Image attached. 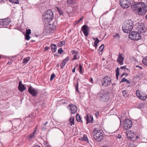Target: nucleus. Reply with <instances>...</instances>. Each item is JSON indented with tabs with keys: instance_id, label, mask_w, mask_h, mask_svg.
Listing matches in <instances>:
<instances>
[{
	"instance_id": "f257e3e1",
	"label": "nucleus",
	"mask_w": 147,
	"mask_h": 147,
	"mask_svg": "<svg viewBox=\"0 0 147 147\" xmlns=\"http://www.w3.org/2000/svg\"><path fill=\"white\" fill-rule=\"evenodd\" d=\"M131 7L135 13L140 16L144 15L147 12V5L144 3H135L131 5Z\"/></svg>"
},
{
	"instance_id": "f03ea898",
	"label": "nucleus",
	"mask_w": 147,
	"mask_h": 147,
	"mask_svg": "<svg viewBox=\"0 0 147 147\" xmlns=\"http://www.w3.org/2000/svg\"><path fill=\"white\" fill-rule=\"evenodd\" d=\"M133 28L132 21L130 20H128L124 22L122 26V29L124 32L128 33L132 30Z\"/></svg>"
},
{
	"instance_id": "7ed1b4c3",
	"label": "nucleus",
	"mask_w": 147,
	"mask_h": 147,
	"mask_svg": "<svg viewBox=\"0 0 147 147\" xmlns=\"http://www.w3.org/2000/svg\"><path fill=\"white\" fill-rule=\"evenodd\" d=\"M92 134L94 138L97 141H100L103 138V132L102 130L95 129Z\"/></svg>"
},
{
	"instance_id": "20e7f679",
	"label": "nucleus",
	"mask_w": 147,
	"mask_h": 147,
	"mask_svg": "<svg viewBox=\"0 0 147 147\" xmlns=\"http://www.w3.org/2000/svg\"><path fill=\"white\" fill-rule=\"evenodd\" d=\"M129 38L134 40H138L141 38L142 36L138 32L133 31L129 34Z\"/></svg>"
},
{
	"instance_id": "39448f33",
	"label": "nucleus",
	"mask_w": 147,
	"mask_h": 147,
	"mask_svg": "<svg viewBox=\"0 0 147 147\" xmlns=\"http://www.w3.org/2000/svg\"><path fill=\"white\" fill-rule=\"evenodd\" d=\"M138 25V32L139 33L142 34H145L147 32V28L143 24L137 23Z\"/></svg>"
},
{
	"instance_id": "423d86ee",
	"label": "nucleus",
	"mask_w": 147,
	"mask_h": 147,
	"mask_svg": "<svg viewBox=\"0 0 147 147\" xmlns=\"http://www.w3.org/2000/svg\"><path fill=\"white\" fill-rule=\"evenodd\" d=\"M126 134L128 139L129 140H134L136 138H138V136L133 131L127 130L126 131Z\"/></svg>"
},
{
	"instance_id": "0eeeda50",
	"label": "nucleus",
	"mask_w": 147,
	"mask_h": 147,
	"mask_svg": "<svg viewBox=\"0 0 147 147\" xmlns=\"http://www.w3.org/2000/svg\"><path fill=\"white\" fill-rule=\"evenodd\" d=\"M111 79L110 77L106 76L104 77L101 81L102 85L105 87H108L109 86L111 83Z\"/></svg>"
},
{
	"instance_id": "6e6552de",
	"label": "nucleus",
	"mask_w": 147,
	"mask_h": 147,
	"mask_svg": "<svg viewBox=\"0 0 147 147\" xmlns=\"http://www.w3.org/2000/svg\"><path fill=\"white\" fill-rule=\"evenodd\" d=\"M120 4L122 7L127 8L130 6V0H120Z\"/></svg>"
},
{
	"instance_id": "1a4fd4ad",
	"label": "nucleus",
	"mask_w": 147,
	"mask_h": 147,
	"mask_svg": "<svg viewBox=\"0 0 147 147\" xmlns=\"http://www.w3.org/2000/svg\"><path fill=\"white\" fill-rule=\"evenodd\" d=\"M132 122L128 119H126L124 121L123 127L124 129H127L130 128L132 125Z\"/></svg>"
},
{
	"instance_id": "9d476101",
	"label": "nucleus",
	"mask_w": 147,
	"mask_h": 147,
	"mask_svg": "<svg viewBox=\"0 0 147 147\" xmlns=\"http://www.w3.org/2000/svg\"><path fill=\"white\" fill-rule=\"evenodd\" d=\"M53 17V12L51 9L47 11V21L49 22L51 21Z\"/></svg>"
},
{
	"instance_id": "9b49d317",
	"label": "nucleus",
	"mask_w": 147,
	"mask_h": 147,
	"mask_svg": "<svg viewBox=\"0 0 147 147\" xmlns=\"http://www.w3.org/2000/svg\"><path fill=\"white\" fill-rule=\"evenodd\" d=\"M28 92L33 96H35L38 94V90L36 89L33 88L31 86H29L28 88Z\"/></svg>"
},
{
	"instance_id": "f8f14e48",
	"label": "nucleus",
	"mask_w": 147,
	"mask_h": 147,
	"mask_svg": "<svg viewBox=\"0 0 147 147\" xmlns=\"http://www.w3.org/2000/svg\"><path fill=\"white\" fill-rule=\"evenodd\" d=\"M10 22V19L8 18L2 19L0 22V25L4 27L8 26Z\"/></svg>"
},
{
	"instance_id": "ddd939ff",
	"label": "nucleus",
	"mask_w": 147,
	"mask_h": 147,
	"mask_svg": "<svg viewBox=\"0 0 147 147\" xmlns=\"http://www.w3.org/2000/svg\"><path fill=\"white\" fill-rule=\"evenodd\" d=\"M136 95L141 100H145L147 98V96L146 94H141L139 90L136 91Z\"/></svg>"
},
{
	"instance_id": "4468645a",
	"label": "nucleus",
	"mask_w": 147,
	"mask_h": 147,
	"mask_svg": "<svg viewBox=\"0 0 147 147\" xmlns=\"http://www.w3.org/2000/svg\"><path fill=\"white\" fill-rule=\"evenodd\" d=\"M82 30L83 31L85 36H87L88 35L89 28L88 26L86 25H84L82 27Z\"/></svg>"
},
{
	"instance_id": "2eb2a0df",
	"label": "nucleus",
	"mask_w": 147,
	"mask_h": 147,
	"mask_svg": "<svg viewBox=\"0 0 147 147\" xmlns=\"http://www.w3.org/2000/svg\"><path fill=\"white\" fill-rule=\"evenodd\" d=\"M71 113L72 114L75 113L77 110V107L74 105H69V106Z\"/></svg>"
},
{
	"instance_id": "dca6fc26",
	"label": "nucleus",
	"mask_w": 147,
	"mask_h": 147,
	"mask_svg": "<svg viewBox=\"0 0 147 147\" xmlns=\"http://www.w3.org/2000/svg\"><path fill=\"white\" fill-rule=\"evenodd\" d=\"M106 95V93L105 92L102 91L98 94L97 97L99 98L100 100L102 101L105 98Z\"/></svg>"
},
{
	"instance_id": "f3484780",
	"label": "nucleus",
	"mask_w": 147,
	"mask_h": 147,
	"mask_svg": "<svg viewBox=\"0 0 147 147\" xmlns=\"http://www.w3.org/2000/svg\"><path fill=\"white\" fill-rule=\"evenodd\" d=\"M85 119L86 120V123L88 124L89 123L92 122L93 120V117L91 115L88 116L87 115L86 117H84Z\"/></svg>"
},
{
	"instance_id": "a211bd4d",
	"label": "nucleus",
	"mask_w": 147,
	"mask_h": 147,
	"mask_svg": "<svg viewBox=\"0 0 147 147\" xmlns=\"http://www.w3.org/2000/svg\"><path fill=\"white\" fill-rule=\"evenodd\" d=\"M124 59V57H122V54L120 53H119L118 56V58L117 60V61L121 65H122L123 64Z\"/></svg>"
},
{
	"instance_id": "6ab92c4d",
	"label": "nucleus",
	"mask_w": 147,
	"mask_h": 147,
	"mask_svg": "<svg viewBox=\"0 0 147 147\" xmlns=\"http://www.w3.org/2000/svg\"><path fill=\"white\" fill-rule=\"evenodd\" d=\"M18 88L19 90L22 92L24 91L26 89V87L24 86L22 84V82L21 81L19 82Z\"/></svg>"
},
{
	"instance_id": "aec40b11",
	"label": "nucleus",
	"mask_w": 147,
	"mask_h": 147,
	"mask_svg": "<svg viewBox=\"0 0 147 147\" xmlns=\"http://www.w3.org/2000/svg\"><path fill=\"white\" fill-rule=\"evenodd\" d=\"M36 132V129L34 130L32 133H30L28 136V139L29 140H32Z\"/></svg>"
},
{
	"instance_id": "412c9836",
	"label": "nucleus",
	"mask_w": 147,
	"mask_h": 147,
	"mask_svg": "<svg viewBox=\"0 0 147 147\" xmlns=\"http://www.w3.org/2000/svg\"><path fill=\"white\" fill-rule=\"evenodd\" d=\"M72 53L74 55L73 59L74 60L78 59L79 58V57L78 55V51H72Z\"/></svg>"
},
{
	"instance_id": "4be33fe9",
	"label": "nucleus",
	"mask_w": 147,
	"mask_h": 147,
	"mask_svg": "<svg viewBox=\"0 0 147 147\" xmlns=\"http://www.w3.org/2000/svg\"><path fill=\"white\" fill-rule=\"evenodd\" d=\"M51 45L52 51L53 53L55 52L57 50V47L56 45L54 44H52Z\"/></svg>"
},
{
	"instance_id": "5701e85b",
	"label": "nucleus",
	"mask_w": 147,
	"mask_h": 147,
	"mask_svg": "<svg viewBox=\"0 0 147 147\" xmlns=\"http://www.w3.org/2000/svg\"><path fill=\"white\" fill-rule=\"evenodd\" d=\"M74 116H71L69 119V121L70 123H71L70 125H72L74 124Z\"/></svg>"
},
{
	"instance_id": "b1692460",
	"label": "nucleus",
	"mask_w": 147,
	"mask_h": 147,
	"mask_svg": "<svg viewBox=\"0 0 147 147\" xmlns=\"http://www.w3.org/2000/svg\"><path fill=\"white\" fill-rule=\"evenodd\" d=\"M30 57H28L24 58L23 63H27L30 60Z\"/></svg>"
},
{
	"instance_id": "393cba45",
	"label": "nucleus",
	"mask_w": 147,
	"mask_h": 147,
	"mask_svg": "<svg viewBox=\"0 0 147 147\" xmlns=\"http://www.w3.org/2000/svg\"><path fill=\"white\" fill-rule=\"evenodd\" d=\"M93 39L95 40L94 42V45H95V47H96L97 46L99 42V40L97 38H94Z\"/></svg>"
},
{
	"instance_id": "a878e982",
	"label": "nucleus",
	"mask_w": 147,
	"mask_h": 147,
	"mask_svg": "<svg viewBox=\"0 0 147 147\" xmlns=\"http://www.w3.org/2000/svg\"><path fill=\"white\" fill-rule=\"evenodd\" d=\"M82 140L84 141H85L89 143V141L86 136L84 135L83 137L82 138Z\"/></svg>"
},
{
	"instance_id": "bb28decb",
	"label": "nucleus",
	"mask_w": 147,
	"mask_h": 147,
	"mask_svg": "<svg viewBox=\"0 0 147 147\" xmlns=\"http://www.w3.org/2000/svg\"><path fill=\"white\" fill-rule=\"evenodd\" d=\"M83 68L82 66L80 64L79 65V72L82 74L83 73L82 72V69H83Z\"/></svg>"
},
{
	"instance_id": "cd10ccee",
	"label": "nucleus",
	"mask_w": 147,
	"mask_h": 147,
	"mask_svg": "<svg viewBox=\"0 0 147 147\" xmlns=\"http://www.w3.org/2000/svg\"><path fill=\"white\" fill-rule=\"evenodd\" d=\"M116 72V76L117 78V79L118 78V76L119 75V68L117 67V69L115 70Z\"/></svg>"
},
{
	"instance_id": "c85d7f7f",
	"label": "nucleus",
	"mask_w": 147,
	"mask_h": 147,
	"mask_svg": "<svg viewBox=\"0 0 147 147\" xmlns=\"http://www.w3.org/2000/svg\"><path fill=\"white\" fill-rule=\"evenodd\" d=\"M10 2L16 4H18L19 3L18 0H9Z\"/></svg>"
},
{
	"instance_id": "c756f323",
	"label": "nucleus",
	"mask_w": 147,
	"mask_h": 147,
	"mask_svg": "<svg viewBox=\"0 0 147 147\" xmlns=\"http://www.w3.org/2000/svg\"><path fill=\"white\" fill-rule=\"evenodd\" d=\"M104 45H102L99 47V49L98 50H99V51H100V52H102V51L103 49H104Z\"/></svg>"
},
{
	"instance_id": "7c9ffc66",
	"label": "nucleus",
	"mask_w": 147,
	"mask_h": 147,
	"mask_svg": "<svg viewBox=\"0 0 147 147\" xmlns=\"http://www.w3.org/2000/svg\"><path fill=\"white\" fill-rule=\"evenodd\" d=\"M65 44V41H62L58 43V45L59 47H61Z\"/></svg>"
},
{
	"instance_id": "2f4dec72",
	"label": "nucleus",
	"mask_w": 147,
	"mask_h": 147,
	"mask_svg": "<svg viewBox=\"0 0 147 147\" xmlns=\"http://www.w3.org/2000/svg\"><path fill=\"white\" fill-rule=\"evenodd\" d=\"M68 4H71L74 3V0H68L67 1Z\"/></svg>"
},
{
	"instance_id": "473e14b6",
	"label": "nucleus",
	"mask_w": 147,
	"mask_h": 147,
	"mask_svg": "<svg viewBox=\"0 0 147 147\" xmlns=\"http://www.w3.org/2000/svg\"><path fill=\"white\" fill-rule=\"evenodd\" d=\"M45 14H44L42 16V21L43 22L44 24H46V22H45V19H46V18L45 17Z\"/></svg>"
},
{
	"instance_id": "72a5a7b5",
	"label": "nucleus",
	"mask_w": 147,
	"mask_h": 147,
	"mask_svg": "<svg viewBox=\"0 0 147 147\" xmlns=\"http://www.w3.org/2000/svg\"><path fill=\"white\" fill-rule=\"evenodd\" d=\"M76 119L78 122H80L81 121V117L78 114H77L76 116Z\"/></svg>"
},
{
	"instance_id": "f704fd0d",
	"label": "nucleus",
	"mask_w": 147,
	"mask_h": 147,
	"mask_svg": "<svg viewBox=\"0 0 147 147\" xmlns=\"http://www.w3.org/2000/svg\"><path fill=\"white\" fill-rule=\"evenodd\" d=\"M143 62L145 65H147V57H146L145 59H143Z\"/></svg>"
},
{
	"instance_id": "c9c22d12",
	"label": "nucleus",
	"mask_w": 147,
	"mask_h": 147,
	"mask_svg": "<svg viewBox=\"0 0 147 147\" xmlns=\"http://www.w3.org/2000/svg\"><path fill=\"white\" fill-rule=\"evenodd\" d=\"M66 63H65V62H64L63 61L60 65L61 68H63Z\"/></svg>"
},
{
	"instance_id": "e433bc0d",
	"label": "nucleus",
	"mask_w": 147,
	"mask_h": 147,
	"mask_svg": "<svg viewBox=\"0 0 147 147\" xmlns=\"http://www.w3.org/2000/svg\"><path fill=\"white\" fill-rule=\"evenodd\" d=\"M69 59V57H67L63 61L64 62H65V63H66L68 61Z\"/></svg>"
},
{
	"instance_id": "4c0bfd02",
	"label": "nucleus",
	"mask_w": 147,
	"mask_h": 147,
	"mask_svg": "<svg viewBox=\"0 0 147 147\" xmlns=\"http://www.w3.org/2000/svg\"><path fill=\"white\" fill-rule=\"evenodd\" d=\"M26 34H31V30L30 29H27L26 30Z\"/></svg>"
},
{
	"instance_id": "58836bf2",
	"label": "nucleus",
	"mask_w": 147,
	"mask_h": 147,
	"mask_svg": "<svg viewBox=\"0 0 147 147\" xmlns=\"http://www.w3.org/2000/svg\"><path fill=\"white\" fill-rule=\"evenodd\" d=\"M47 29H48V30H47V33H50V32L53 33V30L51 29L50 28V30H49V29H48V28H49L48 27V26H47Z\"/></svg>"
},
{
	"instance_id": "ea45409f",
	"label": "nucleus",
	"mask_w": 147,
	"mask_h": 147,
	"mask_svg": "<svg viewBox=\"0 0 147 147\" xmlns=\"http://www.w3.org/2000/svg\"><path fill=\"white\" fill-rule=\"evenodd\" d=\"M29 34H26L25 35V39L27 40H29L30 39Z\"/></svg>"
},
{
	"instance_id": "a19ab883",
	"label": "nucleus",
	"mask_w": 147,
	"mask_h": 147,
	"mask_svg": "<svg viewBox=\"0 0 147 147\" xmlns=\"http://www.w3.org/2000/svg\"><path fill=\"white\" fill-rule=\"evenodd\" d=\"M46 123H45L43 124V126L42 127V130L44 131H45L46 129Z\"/></svg>"
},
{
	"instance_id": "79ce46f5",
	"label": "nucleus",
	"mask_w": 147,
	"mask_h": 147,
	"mask_svg": "<svg viewBox=\"0 0 147 147\" xmlns=\"http://www.w3.org/2000/svg\"><path fill=\"white\" fill-rule=\"evenodd\" d=\"M123 94L124 96H128V94H127V92L125 90L123 91Z\"/></svg>"
},
{
	"instance_id": "37998d69",
	"label": "nucleus",
	"mask_w": 147,
	"mask_h": 147,
	"mask_svg": "<svg viewBox=\"0 0 147 147\" xmlns=\"http://www.w3.org/2000/svg\"><path fill=\"white\" fill-rule=\"evenodd\" d=\"M63 50L62 48H59L58 51V53L59 54H61L62 52L63 51Z\"/></svg>"
},
{
	"instance_id": "c03bdc74",
	"label": "nucleus",
	"mask_w": 147,
	"mask_h": 147,
	"mask_svg": "<svg viewBox=\"0 0 147 147\" xmlns=\"http://www.w3.org/2000/svg\"><path fill=\"white\" fill-rule=\"evenodd\" d=\"M55 77V74H52L51 76L50 80H52Z\"/></svg>"
},
{
	"instance_id": "a18cd8bd",
	"label": "nucleus",
	"mask_w": 147,
	"mask_h": 147,
	"mask_svg": "<svg viewBox=\"0 0 147 147\" xmlns=\"http://www.w3.org/2000/svg\"><path fill=\"white\" fill-rule=\"evenodd\" d=\"M126 66H123L122 67H121L120 68L122 69H124L125 70H127L128 69V68H126Z\"/></svg>"
},
{
	"instance_id": "49530a36",
	"label": "nucleus",
	"mask_w": 147,
	"mask_h": 147,
	"mask_svg": "<svg viewBox=\"0 0 147 147\" xmlns=\"http://www.w3.org/2000/svg\"><path fill=\"white\" fill-rule=\"evenodd\" d=\"M77 85L76 86V92H77L78 91V82H77Z\"/></svg>"
},
{
	"instance_id": "de8ad7c7",
	"label": "nucleus",
	"mask_w": 147,
	"mask_h": 147,
	"mask_svg": "<svg viewBox=\"0 0 147 147\" xmlns=\"http://www.w3.org/2000/svg\"><path fill=\"white\" fill-rule=\"evenodd\" d=\"M114 37L115 38H117V39L119 38V35L118 34H116L114 36Z\"/></svg>"
},
{
	"instance_id": "09e8293b",
	"label": "nucleus",
	"mask_w": 147,
	"mask_h": 147,
	"mask_svg": "<svg viewBox=\"0 0 147 147\" xmlns=\"http://www.w3.org/2000/svg\"><path fill=\"white\" fill-rule=\"evenodd\" d=\"M127 80V79L125 78H122V80L121 81V82H126Z\"/></svg>"
},
{
	"instance_id": "8fccbe9b",
	"label": "nucleus",
	"mask_w": 147,
	"mask_h": 147,
	"mask_svg": "<svg viewBox=\"0 0 147 147\" xmlns=\"http://www.w3.org/2000/svg\"><path fill=\"white\" fill-rule=\"evenodd\" d=\"M82 18H80L79 20H78L76 21V24H77L80 22V21L82 20Z\"/></svg>"
},
{
	"instance_id": "3c124183",
	"label": "nucleus",
	"mask_w": 147,
	"mask_h": 147,
	"mask_svg": "<svg viewBox=\"0 0 147 147\" xmlns=\"http://www.w3.org/2000/svg\"><path fill=\"white\" fill-rule=\"evenodd\" d=\"M58 11L60 15H61L63 14V12L61 10H60Z\"/></svg>"
},
{
	"instance_id": "603ef678",
	"label": "nucleus",
	"mask_w": 147,
	"mask_h": 147,
	"mask_svg": "<svg viewBox=\"0 0 147 147\" xmlns=\"http://www.w3.org/2000/svg\"><path fill=\"white\" fill-rule=\"evenodd\" d=\"M136 67H138L140 69H142V67L140 66L137 65L136 66Z\"/></svg>"
},
{
	"instance_id": "864d4df0",
	"label": "nucleus",
	"mask_w": 147,
	"mask_h": 147,
	"mask_svg": "<svg viewBox=\"0 0 147 147\" xmlns=\"http://www.w3.org/2000/svg\"><path fill=\"white\" fill-rule=\"evenodd\" d=\"M121 135L120 134H119L117 136V138L119 139L121 138Z\"/></svg>"
},
{
	"instance_id": "5fc2aeb1",
	"label": "nucleus",
	"mask_w": 147,
	"mask_h": 147,
	"mask_svg": "<svg viewBox=\"0 0 147 147\" xmlns=\"http://www.w3.org/2000/svg\"><path fill=\"white\" fill-rule=\"evenodd\" d=\"M75 67H74V68L73 69L72 71L73 73H74L75 72Z\"/></svg>"
},
{
	"instance_id": "6e6d98bb",
	"label": "nucleus",
	"mask_w": 147,
	"mask_h": 147,
	"mask_svg": "<svg viewBox=\"0 0 147 147\" xmlns=\"http://www.w3.org/2000/svg\"><path fill=\"white\" fill-rule=\"evenodd\" d=\"M56 8H57V9L58 11H60V10H61L58 7H56Z\"/></svg>"
},
{
	"instance_id": "4d7b16f0",
	"label": "nucleus",
	"mask_w": 147,
	"mask_h": 147,
	"mask_svg": "<svg viewBox=\"0 0 147 147\" xmlns=\"http://www.w3.org/2000/svg\"><path fill=\"white\" fill-rule=\"evenodd\" d=\"M93 79L92 78H90V82H92L93 81Z\"/></svg>"
},
{
	"instance_id": "13d9d810",
	"label": "nucleus",
	"mask_w": 147,
	"mask_h": 147,
	"mask_svg": "<svg viewBox=\"0 0 147 147\" xmlns=\"http://www.w3.org/2000/svg\"><path fill=\"white\" fill-rule=\"evenodd\" d=\"M126 82H127V83H128L129 84H130V82L129 80H127V81H126Z\"/></svg>"
},
{
	"instance_id": "bf43d9fd",
	"label": "nucleus",
	"mask_w": 147,
	"mask_h": 147,
	"mask_svg": "<svg viewBox=\"0 0 147 147\" xmlns=\"http://www.w3.org/2000/svg\"><path fill=\"white\" fill-rule=\"evenodd\" d=\"M33 147H41L38 145H37L35 146H34Z\"/></svg>"
},
{
	"instance_id": "052dcab7",
	"label": "nucleus",
	"mask_w": 147,
	"mask_h": 147,
	"mask_svg": "<svg viewBox=\"0 0 147 147\" xmlns=\"http://www.w3.org/2000/svg\"><path fill=\"white\" fill-rule=\"evenodd\" d=\"M99 115V113H96V116H98Z\"/></svg>"
},
{
	"instance_id": "680f3d73",
	"label": "nucleus",
	"mask_w": 147,
	"mask_h": 147,
	"mask_svg": "<svg viewBox=\"0 0 147 147\" xmlns=\"http://www.w3.org/2000/svg\"><path fill=\"white\" fill-rule=\"evenodd\" d=\"M0 1H1V2L2 1L5 2V0H0Z\"/></svg>"
},
{
	"instance_id": "e2e57ef3",
	"label": "nucleus",
	"mask_w": 147,
	"mask_h": 147,
	"mask_svg": "<svg viewBox=\"0 0 147 147\" xmlns=\"http://www.w3.org/2000/svg\"><path fill=\"white\" fill-rule=\"evenodd\" d=\"M78 64H77L76 65V66H75V68H76V67H78Z\"/></svg>"
},
{
	"instance_id": "0e129e2a",
	"label": "nucleus",
	"mask_w": 147,
	"mask_h": 147,
	"mask_svg": "<svg viewBox=\"0 0 147 147\" xmlns=\"http://www.w3.org/2000/svg\"><path fill=\"white\" fill-rule=\"evenodd\" d=\"M145 18H146V19H147V15H146V16H145Z\"/></svg>"
},
{
	"instance_id": "69168bd1",
	"label": "nucleus",
	"mask_w": 147,
	"mask_h": 147,
	"mask_svg": "<svg viewBox=\"0 0 147 147\" xmlns=\"http://www.w3.org/2000/svg\"><path fill=\"white\" fill-rule=\"evenodd\" d=\"M44 50H45V51H46V47H45V48H44Z\"/></svg>"
},
{
	"instance_id": "338daca9",
	"label": "nucleus",
	"mask_w": 147,
	"mask_h": 147,
	"mask_svg": "<svg viewBox=\"0 0 147 147\" xmlns=\"http://www.w3.org/2000/svg\"><path fill=\"white\" fill-rule=\"evenodd\" d=\"M125 74H122V76H121V77H122V76H123V75H125Z\"/></svg>"
},
{
	"instance_id": "774afa93",
	"label": "nucleus",
	"mask_w": 147,
	"mask_h": 147,
	"mask_svg": "<svg viewBox=\"0 0 147 147\" xmlns=\"http://www.w3.org/2000/svg\"><path fill=\"white\" fill-rule=\"evenodd\" d=\"M100 51H99V50H98V52L99 54H100V52H99Z\"/></svg>"
}]
</instances>
